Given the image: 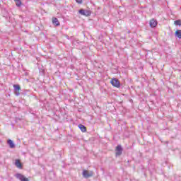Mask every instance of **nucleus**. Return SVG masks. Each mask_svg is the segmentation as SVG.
Listing matches in <instances>:
<instances>
[{
  "instance_id": "obj_9",
  "label": "nucleus",
  "mask_w": 181,
  "mask_h": 181,
  "mask_svg": "<svg viewBox=\"0 0 181 181\" xmlns=\"http://www.w3.org/2000/svg\"><path fill=\"white\" fill-rule=\"evenodd\" d=\"M15 165L16 166V168H18V169H22L23 165H22V163H21V160H16L15 162Z\"/></svg>"
},
{
  "instance_id": "obj_7",
  "label": "nucleus",
  "mask_w": 181,
  "mask_h": 181,
  "mask_svg": "<svg viewBox=\"0 0 181 181\" xmlns=\"http://www.w3.org/2000/svg\"><path fill=\"white\" fill-rule=\"evenodd\" d=\"M149 25L151 28H156V26H158V21L154 18L151 19L149 22Z\"/></svg>"
},
{
  "instance_id": "obj_4",
  "label": "nucleus",
  "mask_w": 181,
  "mask_h": 181,
  "mask_svg": "<svg viewBox=\"0 0 181 181\" xmlns=\"http://www.w3.org/2000/svg\"><path fill=\"white\" fill-rule=\"evenodd\" d=\"M79 13L83 16H90V15H91V11L88 10L81 9L79 10Z\"/></svg>"
},
{
  "instance_id": "obj_8",
  "label": "nucleus",
  "mask_w": 181,
  "mask_h": 181,
  "mask_svg": "<svg viewBox=\"0 0 181 181\" xmlns=\"http://www.w3.org/2000/svg\"><path fill=\"white\" fill-rule=\"evenodd\" d=\"M52 23L54 26H60V22L57 18H52Z\"/></svg>"
},
{
  "instance_id": "obj_12",
  "label": "nucleus",
  "mask_w": 181,
  "mask_h": 181,
  "mask_svg": "<svg viewBox=\"0 0 181 181\" xmlns=\"http://www.w3.org/2000/svg\"><path fill=\"white\" fill-rule=\"evenodd\" d=\"M175 36L178 37V39H181V30H177L175 31Z\"/></svg>"
},
{
  "instance_id": "obj_1",
  "label": "nucleus",
  "mask_w": 181,
  "mask_h": 181,
  "mask_svg": "<svg viewBox=\"0 0 181 181\" xmlns=\"http://www.w3.org/2000/svg\"><path fill=\"white\" fill-rule=\"evenodd\" d=\"M94 175V173L93 171H88L87 170H83L82 173V175L86 179H88V177H92V176Z\"/></svg>"
},
{
  "instance_id": "obj_2",
  "label": "nucleus",
  "mask_w": 181,
  "mask_h": 181,
  "mask_svg": "<svg viewBox=\"0 0 181 181\" xmlns=\"http://www.w3.org/2000/svg\"><path fill=\"white\" fill-rule=\"evenodd\" d=\"M110 83L113 87H116L117 88H119L121 87V83H119V81L118 79L113 78L110 81Z\"/></svg>"
},
{
  "instance_id": "obj_3",
  "label": "nucleus",
  "mask_w": 181,
  "mask_h": 181,
  "mask_svg": "<svg viewBox=\"0 0 181 181\" xmlns=\"http://www.w3.org/2000/svg\"><path fill=\"white\" fill-rule=\"evenodd\" d=\"M16 177L21 181H29V179H28L26 177L21 173H17L16 175Z\"/></svg>"
},
{
  "instance_id": "obj_5",
  "label": "nucleus",
  "mask_w": 181,
  "mask_h": 181,
  "mask_svg": "<svg viewBox=\"0 0 181 181\" xmlns=\"http://www.w3.org/2000/svg\"><path fill=\"white\" fill-rule=\"evenodd\" d=\"M13 87L14 88L15 95L17 97H19V95H21V93H19V90H21V86H19V85H13Z\"/></svg>"
},
{
  "instance_id": "obj_15",
  "label": "nucleus",
  "mask_w": 181,
  "mask_h": 181,
  "mask_svg": "<svg viewBox=\"0 0 181 181\" xmlns=\"http://www.w3.org/2000/svg\"><path fill=\"white\" fill-rule=\"evenodd\" d=\"M77 4H83V0H75Z\"/></svg>"
},
{
  "instance_id": "obj_6",
  "label": "nucleus",
  "mask_w": 181,
  "mask_h": 181,
  "mask_svg": "<svg viewBox=\"0 0 181 181\" xmlns=\"http://www.w3.org/2000/svg\"><path fill=\"white\" fill-rule=\"evenodd\" d=\"M122 155V146L121 145H118L116 147V156H119Z\"/></svg>"
},
{
  "instance_id": "obj_11",
  "label": "nucleus",
  "mask_w": 181,
  "mask_h": 181,
  "mask_svg": "<svg viewBox=\"0 0 181 181\" xmlns=\"http://www.w3.org/2000/svg\"><path fill=\"white\" fill-rule=\"evenodd\" d=\"M78 128H79V129H81V131L82 132H87V128H86V126H84L83 124H79Z\"/></svg>"
},
{
  "instance_id": "obj_10",
  "label": "nucleus",
  "mask_w": 181,
  "mask_h": 181,
  "mask_svg": "<svg viewBox=\"0 0 181 181\" xmlns=\"http://www.w3.org/2000/svg\"><path fill=\"white\" fill-rule=\"evenodd\" d=\"M8 144L9 145V148L13 149L15 148V144H13V141L9 139L8 140Z\"/></svg>"
},
{
  "instance_id": "obj_14",
  "label": "nucleus",
  "mask_w": 181,
  "mask_h": 181,
  "mask_svg": "<svg viewBox=\"0 0 181 181\" xmlns=\"http://www.w3.org/2000/svg\"><path fill=\"white\" fill-rule=\"evenodd\" d=\"M175 25H177L178 26H181V21L180 20H176L174 21Z\"/></svg>"
},
{
  "instance_id": "obj_13",
  "label": "nucleus",
  "mask_w": 181,
  "mask_h": 181,
  "mask_svg": "<svg viewBox=\"0 0 181 181\" xmlns=\"http://www.w3.org/2000/svg\"><path fill=\"white\" fill-rule=\"evenodd\" d=\"M14 2H16V6L18 8L21 7V5H22V1L21 0H14Z\"/></svg>"
}]
</instances>
